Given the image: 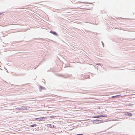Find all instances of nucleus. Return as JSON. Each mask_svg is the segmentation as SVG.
Masks as SVG:
<instances>
[{
  "instance_id": "obj_5",
  "label": "nucleus",
  "mask_w": 135,
  "mask_h": 135,
  "mask_svg": "<svg viewBox=\"0 0 135 135\" xmlns=\"http://www.w3.org/2000/svg\"><path fill=\"white\" fill-rule=\"evenodd\" d=\"M127 115L129 116H132V114L131 113H127Z\"/></svg>"
},
{
  "instance_id": "obj_7",
  "label": "nucleus",
  "mask_w": 135,
  "mask_h": 135,
  "mask_svg": "<svg viewBox=\"0 0 135 135\" xmlns=\"http://www.w3.org/2000/svg\"><path fill=\"white\" fill-rule=\"evenodd\" d=\"M37 126V125L36 124H33V125H31V126H30L31 127H35L36 126Z\"/></svg>"
},
{
  "instance_id": "obj_9",
  "label": "nucleus",
  "mask_w": 135,
  "mask_h": 135,
  "mask_svg": "<svg viewBox=\"0 0 135 135\" xmlns=\"http://www.w3.org/2000/svg\"><path fill=\"white\" fill-rule=\"evenodd\" d=\"M76 135H83V134H78Z\"/></svg>"
},
{
  "instance_id": "obj_6",
  "label": "nucleus",
  "mask_w": 135,
  "mask_h": 135,
  "mask_svg": "<svg viewBox=\"0 0 135 135\" xmlns=\"http://www.w3.org/2000/svg\"><path fill=\"white\" fill-rule=\"evenodd\" d=\"M16 109H24L22 107H20L19 108H16Z\"/></svg>"
},
{
  "instance_id": "obj_3",
  "label": "nucleus",
  "mask_w": 135,
  "mask_h": 135,
  "mask_svg": "<svg viewBox=\"0 0 135 135\" xmlns=\"http://www.w3.org/2000/svg\"><path fill=\"white\" fill-rule=\"evenodd\" d=\"M47 126L48 127H50V128H53L54 127V126L52 124H47Z\"/></svg>"
},
{
  "instance_id": "obj_1",
  "label": "nucleus",
  "mask_w": 135,
  "mask_h": 135,
  "mask_svg": "<svg viewBox=\"0 0 135 135\" xmlns=\"http://www.w3.org/2000/svg\"><path fill=\"white\" fill-rule=\"evenodd\" d=\"M46 118V117H40L39 118H36L35 119L36 120L38 121H42V120H44Z\"/></svg>"
},
{
  "instance_id": "obj_2",
  "label": "nucleus",
  "mask_w": 135,
  "mask_h": 135,
  "mask_svg": "<svg viewBox=\"0 0 135 135\" xmlns=\"http://www.w3.org/2000/svg\"><path fill=\"white\" fill-rule=\"evenodd\" d=\"M107 115H98L97 116H95L94 118H100V117H107Z\"/></svg>"
},
{
  "instance_id": "obj_8",
  "label": "nucleus",
  "mask_w": 135,
  "mask_h": 135,
  "mask_svg": "<svg viewBox=\"0 0 135 135\" xmlns=\"http://www.w3.org/2000/svg\"><path fill=\"white\" fill-rule=\"evenodd\" d=\"M50 32L53 34H55V32H53L52 31H51Z\"/></svg>"
},
{
  "instance_id": "obj_10",
  "label": "nucleus",
  "mask_w": 135,
  "mask_h": 135,
  "mask_svg": "<svg viewBox=\"0 0 135 135\" xmlns=\"http://www.w3.org/2000/svg\"><path fill=\"white\" fill-rule=\"evenodd\" d=\"M51 117V118H52V117Z\"/></svg>"
},
{
  "instance_id": "obj_4",
  "label": "nucleus",
  "mask_w": 135,
  "mask_h": 135,
  "mask_svg": "<svg viewBox=\"0 0 135 135\" xmlns=\"http://www.w3.org/2000/svg\"><path fill=\"white\" fill-rule=\"evenodd\" d=\"M119 96H120V97H123V96H121L120 95H117L112 96V98H115V97H118Z\"/></svg>"
}]
</instances>
